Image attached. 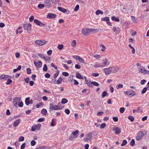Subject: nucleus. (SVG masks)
Instances as JSON below:
<instances>
[{"mask_svg": "<svg viewBox=\"0 0 149 149\" xmlns=\"http://www.w3.org/2000/svg\"><path fill=\"white\" fill-rule=\"evenodd\" d=\"M82 33L84 35H88L91 33L90 29L86 28L83 29L81 30Z\"/></svg>", "mask_w": 149, "mask_h": 149, "instance_id": "7ed1b4c3", "label": "nucleus"}, {"mask_svg": "<svg viewBox=\"0 0 149 149\" xmlns=\"http://www.w3.org/2000/svg\"><path fill=\"white\" fill-rule=\"evenodd\" d=\"M63 47V45H58L57 48L59 50H61Z\"/></svg>", "mask_w": 149, "mask_h": 149, "instance_id": "de8ad7c7", "label": "nucleus"}, {"mask_svg": "<svg viewBox=\"0 0 149 149\" xmlns=\"http://www.w3.org/2000/svg\"><path fill=\"white\" fill-rule=\"evenodd\" d=\"M44 120L45 119L44 118H40L38 120V122H43L44 121Z\"/></svg>", "mask_w": 149, "mask_h": 149, "instance_id": "bf43d9fd", "label": "nucleus"}, {"mask_svg": "<svg viewBox=\"0 0 149 149\" xmlns=\"http://www.w3.org/2000/svg\"><path fill=\"white\" fill-rule=\"evenodd\" d=\"M123 87V84H118L116 86V88L117 89H119L120 88H122Z\"/></svg>", "mask_w": 149, "mask_h": 149, "instance_id": "4c0bfd02", "label": "nucleus"}, {"mask_svg": "<svg viewBox=\"0 0 149 149\" xmlns=\"http://www.w3.org/2000/svg\"><path fill=\"white\" fill-rule=\"evenodd\" d=\"M111 19L112 20L116 22H119L120 21V20L118 18L114 16H112L111 18Z\"/></svg>", "mask_w": 149, "mask_h": 149, "instance_id": "b1692460", "label": "nucleus"}, {"mask_svg": "<svg viewBox=\"0 0 149 149\" xmlns=\"http://www.w3.org/2000/svg\"><path fill=\"white\" fill-rule=\"evenodd\" d=\"M47 42V41L44 40H37L35 42L36 44L40 46L43 45L45 44Z\"/></svg>", "mask_w": 149, "mask_h": 149, "instance_id": "20e7f679", "label": "nucleus"}, {"mask_svg": "<svg viewBox=\"0 0 149 149\" xmlns=\"http://www.w3.org/2000/svg\"><path fill=\"white\" fill-rule=\"evenodd\" d=\"M34 64L36 68H40L42 66V62L41 61H38V62L34 61Z\"/></svg>", "mask_w": 149, "mask_h": 149, "instance_id": "9b49d317", "label": "nucleus"}, {"mask_svg": "<svg viewBox=\"0 0 149 149\" xmlns=\"http://www.w3.org/2000/svg\"><path fill=\"white\" fill-rule=\"evenodd\" d=\"M44 105V104L42 102H39V103L36 105V107L37 108H39L41 105Z\"/></svg>", "mask_w": 149, "mask_h": 149, "instance_id": "c756f323", "label": "nucleus"}, {"mask_svg": "<svg viewBox=\"0 0 149 149\" xmlns=\"http://www.w3.org/2000/svg\"><path fill=\"white\" fill-rule=\"evenodd\" d=\"M41 126V125L40 124L33 125L31 127V131H34L36 130H39Z\"/></svg>", "mask_w": 149, "mask_h": 149, "instance_id": "39448f33", "label": "nucleus"}, {"mask_svg": "<svg viewBox=\"0 0 149 149\" xmlns=\"http://www.w3.org/2000/svg\"><path fill=\"white\" fill-rule=\"evenodd\" d=\"M26 143H23L21 146V149H24V148L25 147Z\"/></svg>", "mask_w": 149, "mask_h": 149, "instance_id": "0e129e2a", "label": "nucleus"}, {"mask_svg": "<svg viewBox=\"0 0 149 149\" xmlns=\"http://www.w3.org/2000/svg\"><path fill=\"white\" fill-rule=\"evenodd\" d=\"M106 125V124L105 123H103L101 124L100 126V128L101 129H103L104 128Z\"/></svg>", "mask_w": 149, "mask_h": 149, "instance_id": "5fc2aeb1", "label": "nucleus"}, {"mask_svg": "<svg viewBox=\"0 0 149 149\" xmlns=\"http://www.w3.org/2000/svg\"><path fill=\"white\" fill-rule=\"evenodd\" d=\"M60 104H58L57 105H54L53 104L50 103V109L52 110H58L62 109L64 106H62L61 107L59 106Z\"/></svg>", "mask_w": 149, "mask_h": 149, "instance_id": "f257e3e1", "label": "nucleus"}, {"mask_svg": "<svg viewBox=\"0 0 149 149\" xmlns=\"http://www.w3.org/2000/svg\"><path fill=\"white\" fill-rule=\"evenodd\" d=\"M43 70L44 71L46 72L47 70V65L46 64H45L43 68Z\"/></svg>", "mask_w": 149, "mask_h": 149, "instance_id": "c03bdc74", "label": "nucleus"}, {"mask_svg": "<svg viewBox=\"0 0 149 149\" xmlns=\"http://www.w3.org/2000/svg\"><path fill=\"white\" fill-rule=\"evenodd\" d=\"M147 87H145L144 88L141 92V94H143L145 93L146 91H147Z\"/></svg>", "mask_w": 149, "mask_h": 149, "instance_id": "37998d69", "label": "nucleus"}, {"mask_svg": "<svg viewBox=\"0 0 149 149\" xmlns=\"http://www.w3.org/2000/svg\"><path fill=\"white\" fill-rule=\"evenodd\" d=\"M7 76V75H1L0 76V79H5V77Z\"/></svg>", "mask_w": 149, "mask_h": 149, "instance_id": "3c124183", "label": "nucleus"}, {"mask_svg": "<svg viewBox=\"0 0 149 149\" xmlns=\"http://www.w3.org/2000/svg\"><path fill=\"white\" fill-rule=\"evenodd\" d=\"M51 66L52 67L56 69H57V67L56 65H55L53 63H52L51 64Z\"/></svg>", "mask_w": 149, "mask_h": 149, "instance_id": "680f3d73", "label": "nucleus"}, {"mask_svg": "<svg viewBox=\"0 0 149 149\" xmlns=\"http://www.w3.org/2000/svg\"><path fill=\"white\" fill-rule=\"evenodd\" d=\"M27 73L28 74H30L31 73V70L30 68H28L26 69Z\"/></svg>", "mask_w": 149, "mask_h": 149, "instance_id": "49530a36", "label": "nucleus"}, {"mask_svg": "<svg viewBox=\"0 0 149 149\" xmlns=\"http://www.w3.org/2000/svg\"><path fill=\"white\" fill-rule=\"evenodd\" d=\"M34 22L38 26H41V22L38 20L36 19H34Z\"/></svg>", "mask_w": 149, "mask_h": 149, "instance_id": "4be33fe9", "label": "nucleus"}, {"mask_svg": "<svg viewBox=\"0 0 149 149\" xmlns=\"http://www.w3.org/2000/svg\"><path fill=\"white\" fill-rule=\"evenodd\" d=\"M144 135V134L141 131H139L136 137V140L137 141L139 140L142 138Z\"/></svg>", "mask_w": 149, "mask_h": 149, "instance_id": "6e6552de", "label": "nucleus"}, {"mask_svg": "<svg viewBox=\"0 0 149 149\" xmlns=\"http://www.w3.org/2000/svg\"><path fill=\"white\" fill-rule=\"evenodd\" d=\"M75 68L77 69H80L81 66L78 64H76L75 65Z\"/></svg>", "mask_w": 149, "mask_h": 149, "instance_id": "69168bd1", "label": "nucleus"}, {"mask_svg": "<svg viewBox=\"0 0 149 149\" xmlns=\"http://www.w3.org/2000/svg\"><path fill=\"white\" fill-rule=\"evenodd\" d=\"M96 14L97 15H99L100 14H101L102 15L103 14V12L99 10H97L96 11Z\"/></svg>", "mask_w": 149, "mask_h": 149, "instance_id": "7c9ffc66", "label": "nucleus"}, {"mask_svg": "<svg viewBox=\"0 0 149 149\" xmlns=\"http://www.w3.org/2000/svg\"><path fill=\"white\" fill-rule=\"evenodd\" d=\"M79 132V131L78 130H76L74 132H72V134L74 136L77 137V135L78 134Z\"/></svg>", "mask_w": 149, "mask_h": 149, "instance_id": "c85d7f7f", "label": "nucleus"}, {"mask_svg": "<svg viewBox=\"0 0 149 149\" xmlns=\"http://www.w3.org/2000/svg\"><path fill=\"white\" fill-rule=\"evenodd\" d=\"M127 142L126 140H124L123 141L122 144H121V146H123L125 145L127 143Z\"/></svg>", "mask_w": 149, "mask_h": 149, "instance_id": "79ce46f5", "label": "nucleus"}, {"mask_svg": "<svg viewBox=\"0 0 149 149\" xmlns=\"http://www.w3.org/2000/svg\"><path fill=\"white\" fill-rule=\"evenodd\" d=\"M73 58L79 61L81 63H84V59L79 56H73Z\"/></svg>", "mask_w": 149, "mask_h": 149, "instance_id": "9d476101", "label": "nucleus"}, {"mask_svg": "<svg viewBox=\"0 0 149 149\" xmlns=\"http://www.w3.org/2000/svg\"><path fill=\"white\" fill-rule=\"evenodd\" d=\"M68 102V100L65 98H63L62 100L61 103L63 104H64L67 103Z\"/></svg>", "mask_w": 149, "mask_h": 149, "instance_id": "bb28decb", "label": "nucleus"}, {"mask_svg": "<svg viewBox=\"0 0 149 149\" xmlns=\"http://www.w3.org/2000/svg\"><path fill=\"white\" fill-rule=\"evenodd\" d=\"M93 66L95 68L103 67V66L102 65L101 63H99L97 62L95 63Z\"/></svg>", "mask_w": 149, "mask_h": 149, "instance_id": "6ab92c4d", "label": "nucleus"}, {"mask_svg": "<svg viewBox=\"0 0 149 149\" xmlns=\"http://www.w3.org/2000/svg\"><path fill=\"white\" fill-rule=\"evenodd\" d=\"M146 80L145 79H142L141 81V84L143 85L146 82Z\"/></svg>", "mask_w": 149, "mask_h": 149, "instance_id": "603ef678", "label": "nucleus"}, {"mask_svg": "<svg viewBox=\"0 0 149 149\" xmlns=\"http://www.w3.org/2000/svg\"><path fill=\"white\" fill-rule=\"evenodd\" d=\"M76 77L79 79H84V78L80 74H79L78 72H77L76 73Z\"/></svg>", "mask_w": 149, "mask_h": 149, "instance_id": "412c9836", "label": "nucleus"}, {"mask_svg": "<svg viewBox=\"0 0 149 149\" xmlns=\"http://www.w3.org/2000/svg\"><path fill=\"white\" fill-rule=\"evenodd\" d=\"M114 69L113 68H111V67H109L108 68H105L104 69V71L105 74L107 75L109 74L111 72V69Z\"/></svg>", "mask_w": 149, "mask_h": 149, "instance_id": "1a4fd4ad", "label": "nucleus"}, {"mask_svg": "<svg viewBox=\"0 0 149 149\" xmlns=\"http://www.w3.org/2000/svg\"><path fill=\"white\" fill-rule=\"evenodd\" d=\"M18 106L19 107H22L23 106V103L22 102H21L18 104Z\"/></svg>", "mask_w": 149, "mask_h": 149, "instance_id": "e2e57ef3", "label": "nucleus"}, {"mask_svg": "<svg viewBox=\"0 0 149 149\" xmlns=\"http://www.w3.org/2000/svg\"><path fill=\"white\" fill-rule=\"evenodd\" d=\"M45 77L46 78H49L50 77V74L48 73H46L45 74Z\"/></svg>", "mask_w": 149, "mask_h": 149, "instance_id": "774afa93", "label": "nucleus"}, {"mask_svg": "<svg viewBox=\"0 0 149 149\" xmlns=\"http://www.w3.org/2000/svg\"><path fill=\"white\" fill-rule=\"evenodd\" d=\"M125 94L130 96H133L136 95V93L132 90H130L129 91L125 92Z\"/></svg>", "mask_w": 149, "mask_h": 149, "instance_id": "0eeeda50", "label": "nucleus"}, {"mask_svg": "<svg viewBox=\"0 0 149 149\" xmlns=\"http://www.w3.org/2000/svg\"><path fill=\"white\" fill-rule=\"evenodd\" d=\"M125 110V109L123 107H121L120 109V111L121 113H123Z\"/></svg>", "mask_w": 149, "mask_h": 149, "instance_id": "8fccbe9b", "label": "nucleus"}, {"mask_svg": "<svg viewBox=\"0 0 149 149\" xmlns=\"http://www.w3.org/2000/svg\"><path fill=\"white\" fill-rule=\"evenodd\" d=\"M113 130L115 131L116 134H119L121 132V129L119 127H115L113 128Z\"/></svg>", "mask_w": 149, "mask_h": 149, "instance_id": "2eb2a0df", "label": "nucleus"}, {"mask_svg": "<svg viewBox=\"0 0 149 149\" xmlns=\"http://www.w3.org/2000/svg\"><path fill=\"white\" fill-rule=\"evenodd\" d=\"M33 102V101L32 100H30V98L29 97H27L25 99V103L27 105H28L29 104H32Z\"/></svg>", "mask_w": 149, "mask_h": 149, "instance_id": "4468645a", "label": "nucleus"}, {"mask_svg": "<svg viewBox=\"0 0 149 149\" xmlns=\"http://www.w3.org/2000/svg\"><path fill=\"white\" fill-rule=\"evenodd\" d=\"M100 47H102V48L101 49L102 51H104L105 49V47L103 45L101 44L100 45Z\"/></svg>", "mask_w": 149, "mask_h": 149, "instance_id": "6e6d98bb", "label": "nucleus"}, {"mask_svg": "<svg viewBox=\"0 0 149 149\" xmlns=\"http://www.w3.org/2000/svg\"><path fill=\"white\" fill-rule=\"evenodd\" d=\"M21 119L19 118L14 123L13 125L14 127H16L17 126L21 121Z\"/></svg>", "mask_w": 149, "mask_h": 149, "instance_id": "f3484780", "label": "nucleus"}, {"mask_svg": "<svg viewBox=\"0 0 149 149\" xmlns=\"http://www.w3.org/2000/svg\"><path fill=\"white\" fill-rule=\"evenodd\" d=\"M91 84H92L93 85L96 86H99V84L95 81H92L91 82Z\"/></svg>", "mask_w": 149, "mask_h": 149, "instance_id": "e433bc0d", "label": "nucleus"}, {"mask_svg": "<svg viewBox=\"0 0 149 149\" xmlns=\"http://www.w3.org/2000/svg\"><path fill=\"white\" fill-rule=\"evenodd\" d=\"M91 33L92 32H98V30L97 29H90Z\"/></svg>", "mask_w": 149, "mask_h": 149, "instance_id": "13d9d810", "label": "nucleus"}, {"mask_svg": "<svg viewBox=\"0 0 149 149\" xmlns=\"http://www.w3.org/2000/svg\"><path fill=\"white\" fill-rule=\"evenodd\" d=\"M108 94L107 92L106 91H103L102 93V98H104L106 96H108Z\"/></svg>", "mask_w": 149, "mask_h": 149, "instance_id": "5701e85b", "label": "nucleus"}, {"mask_svg": "<svg viewBox=\"0 0 149 149\" xmlns=\"http://www.w3.org/2000/svg\"><path fill=\"white\" fill-rule=\"evenodd\" d=\"M76 41L74 40H73L72 42L71 45L73 47H75L76 45Z\"/></svg>", "mask_w": 149, "mask_h": 149, "instance_id": "72a5a7b5", "label": "nucleus"}, {"mask_svg": "<svg viewBox=\"0 0 149 149\" xmlns=\"http://www.w3.org/2000/svg\"><path fill=\"white\" fill-rule=\"evenodd\" d=\"M56 17V14L52 13H49L47 15V19H54Z\"/></svg>", "mask_w": 149, "mask_h": 149, "instance_id": "ddd939ff", "label": "nucleus"}, {"mask_svg": "<svg viewBox=\"0 0 149 149\" xmlns=\"http://www.w3.org/2000/svg\"><path fill=\"white\" fill-rule=\"evenodd\" d=\"M103 64H102V65L103 66V67H107L109 63L107 59L106 58H105V59H103Z\"/></svg>", "mask_w": 149, "mask_h": 149, "instance_id": "f8f14e48", "label": "nucleus"}, {"mask_svg": "<svg viewBox=\"0 0 149 149\" xmlns=\"http://www.w3.org/2000/svg\"><path fill=\"white\" fill-rule=\"evenodd\" d=\"M128 118L131 122H133L134 120V117L132 116H128Z\"/></svg>", "mask_w": 149, "mask_h": 149, "instance_id": "c9c22d12", "label": "nucleus"}, {"mask_svg": "<svg viewBox=\"0 0 149 149\" xmlns=\"http://www.w3.org/2000/svg\"><path fill=\"white\" fill-rule=\"evenodd\" d=\"M47 54L48 55H51L52 53V50H49L47 51Z\"/></svg>", "mask_w": 149, "mask_h": 149, "instance_id": "052dcab7", "label": "nucleus"}, {"mask_svg": "<svg viewBox=\"0 0 149 149\" xmlns=\"http://www.w3.org/2000/svg\"><path fill=\"white\" fill-rule=\"evenodd\" d=\"M31 25L30 24L25 23L24 24L23 27L25 30L28 33H30L31 30Z\"/></svg>", "mask_w": 149, "mask_h": 149, "instance_id": "f03ea898", "label": "nucleus"}, {"mask_svg": "<svg viewBox=\"0 0 149 149\" xmlns=\"http://www.w3.org/2000/svg\"><path fill=\"white\" fill-rule=\"evenodd\" d=\"M76 138H77V136H74L72 134H71L69 137V139L70 140H73Z\"/></svg>", "mask_w": 149, "mask_h": 149, "instance_id": "cd10ccee", "label": "nucleus"}, {"mask_svg": "<svg viewBox=\"0 0 149 149\" xmlns=\"http://www.w3.org/2000/svg\"><path fill=\"white\" fill-rule=\"evenodd\" d=\"M38 8L40 9H42L44 8L45 7V5L43 4H40L38 5Z\"/></svg>", "mask_w": 149, "mask_h": 149, "instance_id": "2f4dec72", "label": "nucleus"}, {"mask_svg": "<svg viewBox=\"0 0 149 149\" xmlns=\"http://www.w3.org/2000/svg\"><path fill=\"white\" fill-rule=\"evenodd\" d=\"M62 80V79L61 77H60L58 78L57 81H56V80L55 79V81L54 82V83L57 84H60L61 83Z\"/></svg>", "mask_w": 149, "mask_h": 149, "instance_id": "a211bd4d", "label": "nucleus"}, {"mask_svg": "<svg viewBox=\"0 0 149 149\" xmlns=\"http://www.w3.org/2000/svg\"><path fill=\"white\" fill-rule=\"evenodd\" d=\"M87 137L89 139V140H91L92 139V134L89 133L87 135Z\"/></svg>", "mask_w": 149, "mask_h": 149, "instance_id": "a19ab883", "label": "nucleus"}, {"mask_svg": "<svg viewBox=\"0 0 149 149\" xmlns=\"http://www.w3.org/2000/svg\"><path fill=\"white\" fill-rule=\"evenodd\" d=\"M135 143V140L134 139H132L130 143V145L132 146H133Z\"/></svg>", "mask_w": 149, "mask_h": 149, "instance_id": "58836bf2", "label": "nucleus"}, {"mask_svg": "<svg viewBox=\"0 0 149 149\" xmlns=\"http://www.w3.org/2000/svg\"><path fill=\"white\" fill-rule=\"evenodd\" d=\"M79 5H77L75 6L74 10L75 11H77L79 9Z\"/></svg>", "mask_w": 149, "mask_h": 149, "instance_id": "a18cd8bd", "label": "nucleus"}, {"mask_svg": "<svg viewBox=\"0 0 149 149\" xmlns=\"http://www.w3.org/2000/svg\"><path fill=\"white\" fill-rule=\"evenodd\" d=\"M111 68H113L114 69H111V72L113 73H115L117 72L118 70V68H115L114 67H111Z\"/></svg>", "mask_w": 149, "mask_h": 149, "instance_id": "393cba45", "label": "nucleus"}, {"mask_svg": "<svg viewBox=\"0 0 149 149\" xmlns=\"http://www.w3.org/2000/svg\"><path fill=\"white\" fill-rule=\"evenodd\" d=\"M38 56L40 57V58L44 59H45V56H44V54H38Z\"/></svg>", "mask_w": 149, "mask_h": 149, "instance_id": "ea45409f", "label": "nucleus"}, {"mask_svg": "<svg viewBox=\"0 0 149 149\" xmlns=\"http://www.w3.org/2000/svg\"><path fill=\"white\" fill-rule=\"evenodd\" d=\"M112 30L113 32L118 34L120 32V29L118 27H113Z\"/></svg>", "mask_w": 149, "mask_h": 149, "instance_id": "dca6fc26", "label": "nucleus"}, {"mask_svg": "<svg viewBox=\"0 0 149 149\" xmlns=\"http://www.w3.org/2000/svg\"><path fill=\"white\" fill-rule=\"evenodd\" d=\"M24 138L23 136H20L19 138L18 141H22L24 140Z\"/></svg>", "mask_w": 149, "mask_h": 149, "instance_id": "09e8293b", "label": "nucleus"}, {"mask_svg": "<svg viewBox=\"0 0 149 149\" xmlns=\"http://www.w3.org/2000/svg\"><path fill=\"white\" fill-rule=\"evenodd\" d=\"M31 144L32 146H34L36 144V142L34 140H32L31 141Z\"/></svg>", "mask_w": 149, "mask_h": 149, "instance_id": "4d7b16f0", "label": "nucleus"}, {"mask_svg": "<svg viewBox=\"0 0 149 149\" xmlns=\"http://www.w3.org/2000/svg\"><path fill=\"white\" fill-rule=\"evenodd\" d=\"M73 75L71 76H70L68 77V80L70 81H72L73 79Z\"/></svg>", "mask_w": 149, "mask_h": 149, "instance_id": "338daca9", "label": "nucleus"}, {"mask_svg": "<svg viewBox=\"0 0 149 149\" xmlns=\"http://www.w3.org/2000/svg\"><path fill=\"white\" fill-rule=\"evenodd\" d=\"M58 9L61 12H62L63 13H65L67 11V10L66 9L60 7H58Z\"/></svg>", "mask_w": 149, "mask_h": 149, "instance_id": "aec40b11", "label": "nucleus"}, {"mask_svg": "<svg viewBox=\"0 0 149 149\" xmlns=\"http://www.w3.org/2000/svg\"><path fill=\"white\" fill-rule=\"evenodd\" d=\"M21 99L20 97H16L13 99V104L14 106L15 107L17 106V103L20 102Z\"/></svg>", "mask_w": 149, "mask_h": 149, "instance_id": "423d86ee", "label": "nucleus"}, {"mask_svg": "<svg viewBox=\"0 0 149 149\" xmlns=\"http://www.w3.org/2000/svg\"><path fill=\"white\" fill-rule=\"evenodd\" d=\"M145 68H143V67H141L139 69V70L140 72L143 73L145 70Z\"/></svg>", "mask_w": 149, "mask_h": 149, "instance_id": "473e14b6", "label": "nucleus"}, {"mask_svg": "<svg viewBox=\"0 0 149 149\" xmlns=\"http://www.w3.org/2000/svg\"><path fill=\"white\" fill-rule=\"evenodd\" d=\"M109 17H106L104 18H102L101 19V20L102 21H108Z\"/></svg>", "mask_w": 149, "mask_h": 149, "instance_id": "f704fd0d", "label": "nucleus"}, {"mask_svg": "<svg viewBox=\"0 0 149 149\" xmlns=\"http://www.w3.org/2000/svg\"><path fill=\"white\" fill-rule=\"evenodd\" d=\"M62 74L63 76H65V77L68 76L69 75L68 73L66 72H63Z\"/></svg>", "mask_w": 149, "mask_h": 149, "instance_id": "864d4df0", "label": "nucleus"}, {"mask_svg": "<svg viewBox=\"0 0 149 149\" xmlns=\"http://www.w3.org/2000/svg\"><path fill=\"white\" fill-rule=\"evenodd\" d=\"M41 112L42 114L45 115L47 112V111L46 109H43L41 110Z\"/></svg>", "mask_w": 149, "mask_h": 149, "instance_id": "a878e982", "label": "nucleus"}]
</instances>
